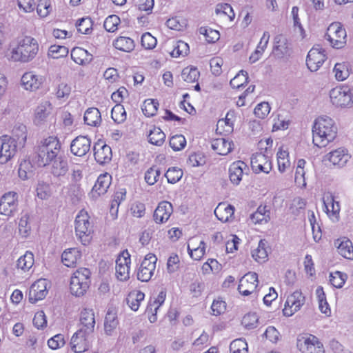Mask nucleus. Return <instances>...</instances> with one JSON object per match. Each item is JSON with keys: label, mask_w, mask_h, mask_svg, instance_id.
<instances>
[{"label": "nucleus", "mask_w": 353, "mask_h": 353, "mask_svg": "<svg viewBox=\"0 0 353 353\" xmlns=\"http://www.w3.org/2000/svg\"><path fill=\"white\" fill-rule=\"evenodd\" d=\"M313 143L318 148L325 147L337 135V126L334 121L327 117H318L312 128Z\"/></svg>", "instance_id": "f257e3e1"}, {"label": "nucleus", "mask_w": 353, "mask_h": 353, "mask_svg": "<svg viewBox=\"0 0 353 353\" xmlns=\"http://www.w3.org/2000/svg\"><path fill=\"white\" fill-rule=\"evenodd\" d=\"M39 50V45L36 39L25 36L18 40L14 46L9 49V59L14 62L28 63L34 59Z\"/></svg>", "instance_id": "f03ea898"}, {"label": "nucleus", "mask_w": 353, "mask_h": 353, "mask_svg": "<svg viewBox=\"0 0 353 353\" xmlns=\"http://www.w3.org/2000/svg\"><path fill=\"white\" fill-rule=\"evenodd\" d=\"M61 145L57 136L43 139L37 147L36 163L39 166L50 165L58 156Z\"/></svg>", "instance_id": "7ed1b4c3"}, {"label": "nucleus", "mask_w": 353, "mask_h": 353, "mask_svg": "<svg viewBox=\"0 0 353 353\" xmlns=\"http://www.w3.org/2000/svg\"><path fill=\"white\" fill-rule=\"evenodd\" d=\"M91 284V272L88 268H79L72 274L69 289L75 296H82L88 290Z\"/></svg>", "instance_id": "20e7f679"}, {"label": "nucleus", "mask_w": 353, "mask_h": 353, "mask_svg": "<svg viewBox=\"0 0 353 353\" xmlns=\"http://www.w3.org/2000/svg\"><path fill=\"white\" fill-rule=\"evenodd\" d=\"M74 230L78 239L83 245L88 244L93 233V226L90 221V216L84 209L81 210L76 216Z\"/></svg>", "instance_id": "39448f33"}, {"label": "nucleus", "mask_w": 353, "mask_h": 353, "mask_svg": "<svg viewBox=\"0 0 353 353\" xmlns=\"http://www.w3.org/2000/svg\"><path fill=\"white\" fill-rule=\"evenodd\" d=\"M332 103L339 108H346L353 104V88L342 85L332 88L330 92Z\"/></svg>", "instance_id": "423d86ee"}, {"label": "nucleus", "mask_w": 353, "mask_h": 353, "mask_svg": "<svg viewBox=\"0 0 353 353\" xmlns=\"http://www.w3.org/2000/svg\"><path fill=\"white\" fill-rule=\"evenodd\" d=\"M296 347L301 353H325L322 342L317 336L311 334L299 335Z\"/></svg>", "instance_id": "0eeeda50"}, {"label": "nucleus", "mask_w": 353, "mask_h": 353, "mask_svg": "<svg viewBox=\"0 0 353 353\" xmlns=\"http://www.w3.org/2000/svg\"><path fill=\"white\" fill-rule=\"evenodd\" d=\"M325 38L332 48L341 49L346 44V30L340 22H333L327 27Z\"/></svg>", "instance_id": "6e6552de"}, {"label": "nucleus", "mask_w": 353, "mask_h": 353, "mask_svg": "<svg viewBox=\"0 0 353 353\" xmlns=\"http://www.w3.org/2000/svg\"><path fill=\"white\" fill-rule=\"evenodd\" d=\"M157 258L155 254L149 253L141 261L137 273L138 280L142 282L149 281L154 275Z\"/></svg>", "instance_id": "1a4fd4ad"}, {"label": "nucleus", "mask_w": 353, "mask_h": 353, "mask_svg": "<svg viewBox=\"0 0 353 353\" xmlns=\"http://www.w3.org/2000/svg\"><path fill=\"white\" fill-rule=\"evenodd\" d=\"M305 297L300 290H296L287 296L283 309L284 316L290 317L301 310L305 304Z\"/></svg>", "instance_id": "9d476101"}, {"label": "nucleus", "mask_w": 353, "mask_h": 353, "mask_svg": "<svg viewBox=\"0 0 353 353\" xmlns=\"http://www.w3.org/2000/svg\"><path fill=\"white\" fill-rule=\"evenodd\" d=\"M259 284L258 274L254 272H248L239 280L238 290L244 296L256 293Z\"/></svg>", "instance_id": "9b49d317"}, {"label": "nucleus", "mask_w": 353, "mask_h": 353, "mask_svg": "<svg viewBox=\"0 0 353 353\" xmlns=\"http://www.w3.org/2000/svg\"><path fill=\"white\" fill-rule=\"evenodd\" d=\"M130 254L127 250L121 252L117 260L115 265V276L120 281H126L130 274Z\"/></svg>", "instance_id": "f8f14e48"}, {"label": "nucleus", "mask_w": 353, "mask_h": 353, "mask_svg": "<svg viewBox=\"0 0 353 353\" xmlns=\"http://www.w3.org/2000/svg\"><path fill=\"white\" fill-rule=\"evenodd\" d=\"M327 59L325 50L320 45L313 46L308 52L306 65L310 71H317Z\"/></svg>", "instance_id": "ddd939ff"}, {"label": "nucleus", "mask_w": 353, "mask_h": 353, "mask_svg": "<svg viewBox=\"0 0 353 353\" xmlns=\"http://www.w3.org/2000/svg\"><path fill=\"white\" fill-rule=\"evenodd\" d=\"M17 145L14 140L8 135L0 137V163L5 164L17 153Z\"/></svg>", "instance_id": "4468645a"}, {"label": "nucleus", "mask_w": 353, "mask_h": 353, "mask_svg": "<svg viewBox=\"0 0 353 353\" xmlns=\"http://www.w3.org/2000/svg\"><path fill=\"white\" fill-rule=\"evenodd\" d=\"M90 332H85L83 330L77 331L71 338L70 347L74 353H83L88 350L90 347L89 336Z\"/></svg>", "instance_id": "2eb2a0df"}, {"label": "nucleus", "mask_w": 353, "mask_h": 353, "mask_svg": "<svg viewBox=\"0 0 353 353\" xmlns=\"http://www.w3.org/2000/svg\"><path fill=\"white\" fill-rule=\"evenodd\" d=\"M250 163L253 172L256 174L261 172L268 174L272 168V163L270 159L261 152L252 154Z\"/></svg>", "instance_id": "dca6fc26"}, {"label": "nucleus", "mask_w": 353, "mask_h": 353, "mask_svg": "<svg viewBox=\"0 0 353 353\" xmlns=\"http://www.w3.org/2000/svg\"><path fill=\"white\" fill-rule=\"evenodd\" d=\"M17 194L14 192L4 194L0 199V214L10 216L17 208Z\"/></svg>", "instance_id": "f3484780"}, {"label": "nucleus", "mask_w": 353, "mask_h": 353, "mask_svg": "<svg viewBox=\"0 0 353 353\" xmlns=\"http://www.w3.org/2000/svg\"><path fill=\"white\" fill-rule=\"evenodd\" d=\"M48 281L45 279H40L32 284L29 291V299L35 303L43 299L48 294Z\"/></svg>", "instance_id": "a211bd4d"}, {"label": "nucleus", "mask_w": 353, "mask_h": 353, "mask_svg": "<svg viewBox=\"0 0 353 353\" xmlns=\"http://www.w3.org/2000/svg\"><path fill=\"white\" fill-rule=\"evenodd\" d=\"M94 159L99 164L108 163L112 156L111 148L103 140H98L94 145Z\"/></svg>", "instance_id": "6ab92c4d"}, {"label": "nucleus", "mask_w": 353, "mask_h": 353, "mask_svg": "<svg viewBox=\"0 0 353 353\" xmlns=\"http://www.w3.org/2000/svg\"><path fill=\"white\" fill-rule=\"evenodd\" d=\"M172 213L173 207L172 203L166 201H161L154 212V221L157 224L164 223L169 220Z\"/></svg>", "instance_id": "aec40b11"}, {"label": "nucleus", "mask_w": 353, "mask_h": 353, "mask_svg": "<svg viewBox=\"0 0 353 353\" xmlns=\"http://www.w3.org/2000/svg\"><path fill=\"white\" fill-rule=\"evenodd\" d=\"M45 78L43 76L34 74L33 72H25L21 79V85L29 91H35L38 90L43 83Z\"/></svg>", "instance_id": "412c9836"}, {"label": "nucleus", "mask_w": 353, "mask_h": 353, "mask_svg": "<svg viewBox=\"0 0 353 353\" xmlns=\"http://www.w3.org/2000/svg\"><path fill=\"white\" fill-rule=\"evenodd\" d=\"M236 119L234 110H229L224 119H219L216 124V132L223 136L230 134L234 130V123Z\"/></svg>", "instance_id": "4be33fe9"}, {"label": "nucleus", "mask_w": 353, "mask_h": 353, "mask_svg": "<svg viewBox=\"0 0 353 353\" xmlns=\"http://www.w3.org/2000/svg\"><path fill=\"white\" fill-rule=\"evenodd\" d=\"M205 249V242L198 237H192L188 241V254L195 261H200L204 256Z\"/></svg>", "instance_id": "5701e85b"}, {"label": "nucleus", "mask_w": 353, "mask_h": 353, "mask_svg": "<svg viewBox=\"0 0 353 353\" xmlns=\"http://www.w3.org/2000/svg\"><path fill=\"white\" fill-rule=\"evenodd\" d=\"M79 330L92 333L95 325V314L93 309L84 307L79 314Z\"/></svg>", "instance_id": "b1692460"}, {"label": "nucleus", "mask_w": 353, "mask_h": 353, "mask_svg": "<svg viewBox=\"0 0 353 353\" xmlns=\"http://www.w3.org/2000/svg\"><path fill=\"white\" fill-rule=\"evenodd\" d=\"M350 157L347 149L339 148L329 152L326 155V160L333 165L341 168L347 163Z\"/></svg>", "instance_id": "393cba45"}, {"label": "nucleus", "mask_w": 353, "mask_h": 353, "mask_svg": "<svg viewBox=\"0 0 353 353\" xmlns=\"http://www.w3.org/2000/svg\"><path fill=\"white\" fill-rule=\"evenodd\" d=\"M334 245L339 255L348 260H353V244L352 242L345 236L336 239Z\"/></svg>", "instance_id": "a878e982"}, {"label": "nucleus", "mask_w": 353, "mask_h": 353, "mask_svg": "<svg viewBox=\"0 0 353 353\" xmlns=\"http://www.w3.org/2000/svg\"><path fill=\"white\" fill-rule=\"evenodd\" d=\"M91 141L85 136H79L71 143L70 150L78 157L84 156L90 148Z\"/></svg>", "instance_id": "bb28decb"}, {"label": "nucleus", "mask_w": 353, "mask_h": 353, "mask_svg": "<svg viewBox=\"0 0 353 353\" xmlns=\"http://www.w3.org/2000/svg\"><path fill=\"white\" fill-rule=\"evenodd\" d=\"M112 183V176L108 172H105L103 174H101L92 189V194L93 196H100L105 194L110 188Z\"/></svg>", "instance_id": "cd10ccee"}, {"label": "nucleus", "mask_w": 353, "mask_h": 353, "mask_svg": "<svg viewBox=\"0 0 353 353\" xmlns=\"http://www.w3.org/2000/svg\"><path fill=\"white\" fill-rule=\"evenodd\" d=\"M234 208L225 202L218 204L214 210L216 218L223 223L228 222L234 219Z\"/></svg>", "instance_id": "c85d7f7f"}, {"label": "nucleus", "mask_w": 353, "mask_h": 353, "mask_svg": "<svg viewBox=\"0 0 353 353\" xmlns=\"http://www.w3.org/2000/svg\"><path fill=\"white\" fill-rule=\"evenodd\" d=\"M212 150L219 155H227L234 148L232 141L224 137L214 139L211 143Z\"/></svg>", "instance_id": "c756f323"}, {"label": "nucleus", "mask_w": 353, "mask_h": 353, "mask_svg": "<svg viewBox=\"0 0 353 353\" xmlns=\"http://www.w3.org/2000/svg\"><path fill=\"white\" fill-rule=\"evenodd\" d=\"M81 256V252L78 248H69L62 253L61 261L64 265L68 268H74L80 261Z\"/></svg>", "instance_id": "7c9ffc66"}, {"label": "nucleus", "mask_w": 353, "mask_h": 353, "mask_svg": "<svg viewBox=\"0 0 353 353\" xmlns=\"http://www.w3.org/2000/svg\"><path fill=\"white\" fill-rule=\"evenodd\" d=\"M181 77L187 83H192V88L196 91L200 90V86L198 80L200 77V72L196 67L188 66L181 72Z\"/></svg>", "instance_id": "2f4dec72"}, {"label": "nucleus", "mask_w": 353, "mask_h": 353, "mask_svg": "<svg viewBox=\"0 0 353 353\" xmlns=\"http://www.w3.org/2000/svg\"><path fill=\"white\" fill-rule=\"evenodd\" d=\"M323 204L325 211L330 218H337L340 212V204L339 201H335L334 196L332 194H327L323 197Z\"/></svg>", "instance_id": "473e14b6"}, {"label": "nucleus", "mask_w": 353, "mask_h": 353, "mask_svg": "<svg viewBox=\"0 0 353 353\" xmlns=\"http://www.w3.org/2000/svg\"><path fill=\"white\" fill-rule=\"evenodd\" d=\"M72 59L79 65H85L91 62L92 54L81 47H74L71 51Z\"/></svg>", "instance_id": "72a5a7b5"}, {"label": "nucleus", "mask_w": 353, "mask_h": 353, "mask_svg": "<svg viewBox=\"0 0 353 353\" xmlns=\"http://www.w3.org/2000/svg\"><path fill=\"white\" fill-rule=\"evenodd\" d=\"M246 164L242 161L233 162L229 168V177L230 181L235 184H239L243 175V170Z\"/></svg>", "instance_id": "f704fd0d"}, {"label": "nucleus", "mask_w": 353, "mask_h": 353, "mask_svg": "<svg viewBox=\"0 0 353 353\" xmlns=\"http://www.w3.org/2000/svg\"><path fill=\"white\" fill-rule=\"evenodd\" d=\"M52 110V105L48 101L39 104L34 110V121L39 124L46 121Z\"/></svg>", "instance_id": "c9c22d12"}, {"label": "nucleus", "mask_w": 353, "mask_h": 353, "mask_svg": "<svg viewBox=\"0 0 353 353\" xmlns=\"http://www.w3.org/2000/svg\"><path fill=\"white\" fill-rule=\"evenodd\" d=\"M216 17L225 21L231 22L235 17L234 12L229 3H219L215 10Z\"/></svg>", "instance_id": "e433bc0d"}, {"label": "nucleus", "mask_w": 353, "mask_h": 353, "mask_svg": "<svg viewBox=\"0 0 353 353\" xmlns=\"http://www.w3.org/2000/svg\"><path fill=\"white\" fill-rule=\"evenodd\" d=\"M165 134L159 128L153 125L148 132V140L150 144L156 146H161L165 140Z\"/></svg>", "instance_id": "4c0bfd02"}, {"label": "nucleus", "mask_w": 353, "mask_h": 353, "mask_svg": "<svg viewBox=\"0 0 353 353\" xmlns=\"http://www.w3.org/2000/svg\"><path fill=\"white\" fill-rule=\"evenodd\" d=\"M112 46L118 50L130 52L135 47L134 41L128 37L119 36L112 42Z\"/></svg>", "instance_id": "58836bf2"}, {"label": "nucleus", "mask_w": 353, "mask_h": 353, "mask_svg": "<svg viewBox=\"0 0 353 353\" xmlns=\"http://www.w3.org/2000/svg\"><path fill=\"white\" fill-rule=\"evenodd\" d=\"M250 219L254 224H265L270 220V212L265 205H259L251 214Z\"/></svg>", "instance_id": "ea45409f"}, {"label": "nucleus", "mask_w": 353, "mask_h": 353, "mask_svg": "<svg viewBox=\"0 0 353 353\" xmlns=\"http://www.w3.org/2000/svg\"><path fill=\"white\" fill-rule=\"evenodd\" d=\"M144 298L145 294L143 292L134 290L129 292L126 298V302L131 310L136 312L139 310Z\"/></svg>", "instance_id": "a19ab883"}, {"label": "nucleus", "mask_w": 353, "mask_h": 353, "mask_svg": "<svg viewBox=\"0 0 353 353\" xmlns=\"http://www.w3.org/2000/svg\"><path fill=\"white\" fill-rule=\"evenodd\" d=\"M351 70L350 64L348 62L343 61L335 64L333 72L337 81H343L349 77Z\"/></svg>", "instance_id": "79ce46f5"}, {"label": "nucleus", "mask_w": 353, "mask_h": 353, "mask_svg": "<svg viewBox=\"0 0 353 353\" xmlns=\"http://www.w3.org/2000/svg\"><path fill=\"white\" fill-rule=\"evenodd\" d=\"M34 263V257L32 252L26 251V253L21 256L17 261V268L23 272H28Z\"/></svg>", "instance_id": "37998d69"}, {"label": "nucleus", "mask_w": 353, "mask_h": 353, "mask_svg": "<svg viewBox=\"0 0 353 353\" xmlns=\"http://www.w3.org/2000/svg\"><path fill=\"white\" fill-rule=\"evenodd\" d=\"M306 161L301 159L297 161V165L295 170L294 182L299 188H304L306 185L305 178V165Z\"/></svg>", "instance_id": "c03bdc74"}, {"label": "nucleus", "mask_w": 353, "mask_h": 353, "mask_svg": "<svg viewBox=\"0 0 353 353\" xmlns=\"http://www.w3.org/2000/svg\"><path fill=\"white\" fill-rule=\"evenodd\" d=\"M85 123L90 126H97L101 121V117L99 110L96 108H88L84 114Z\"/></svg>", "instance_id": "a18cd8bd"}, {"label": "nucleus", "mask_w": 353, "mask_h": 353, "mask_svg": "<svg viewBox=\"0 0 353 353\" xmlns=\"http://www.w3.org/2000/svg\"><path fill=\"white\" fill-rule=\"evenodd\" d=\"M278 169L280 172H284L290 167V161L289 152L284 150L283 147L280 148L276 154Z\"/></svg>", "instance_id": "49530a36"}, {"label": "nucleus", "mask_w": 353, "mask_h": 353, "mask_svg": "<svg viewBox=\"0 0 353 353\" xmlns=\"http://www.w3.org/2000/svg\"><path fill=\"white\" fill-rule=\"evenodd\" d=\"M77 31L84 34H90L93 30V21L89 17L79 19L76 23Z\"/></svg>", "instance_id": "de8ad7c7"}, {"label": "nucleus", "mask_w": 353, "mask_h": 353, "mask_svg": "<svg viewBox=\"0 0 353 353\" xmlns=\"http://www.w3.org/2000/svg\"><path fill=\"white\" fill-rule=\"evenodd\" d=\"M159 106V103L157 100L148 99L144 101L142 105V112L148 117L154 116Z\"/></svg>", "instance_id": "09e8293b"}, {"label": "nucleus", "mask_w": 353, "mask_h": 353, "mask_svg": "<svg viewBox=\"0 0 353 353\" xmlns=\"http://www.w3.org/2000/svg\"><path fill=\"white\" fill-rule=\"evenodd\" d=\"M119 324L117 314L112 311H108L105 317V331L108 334H111L112 332L117 328Z\"/></svg>", "instance_id": "8fccbe9b"}, {"label": "nucleus", "mask_w": 353, "mask_h": 353, "mask_svg": "<svg viewBox=\"0 0 353 353\" xmlns=\"http://www.w3.org/2000/svg\"><path fill=\"white\" fill-rule=\"evenodd\" d=\"M166 26L171 30L183 31L188 26V21L181 17H174L166 21Z\"/></svg>", "instance_id": "3c124183"}, {"label": "nucleus", "mask_w": 353, "mask_h": 353, "mask_svg": "<svg viewBox=\"0 0 353 353\" xmlns=\"http://www.w3.org/2000/svg\"><path fill=\"white\" fill-rule=\"evenodd\" d=\"M274 50L279 52L281 54H287L289 51V43L287 38L280 34L274 38Z\"/></svg>", "instance_id": "603ef678"}, {"label": "nucleus", "mask_w": 353, "mask_h": 353, "mask_svg": "<svg viewBox=\"0 0 353 353\" xmlns=\"http://www.w3.org/2000/svg\"><path fill=\"white\" fill-rule=\"evenodd\" d=\"M252 258L259 263L265 262L268 259V252L264 240H260L258 247L252 252Z\"/></svg>", "instance_id": "864d4df0"}, {"label": "nucleus", "mask_w": 353, "mask_h": 353, "mask_svg": "<svg viewBox=\"0 0 353 353\" xmlns=\"http://www.w3.org/2000/svg\"><path fill=\"white\" fill-rule=\"evenodd\" d=\"M111 117L113 121L118 123H123L127 119V113L121 104H116L111 111Z\"/></svg>", "instance_id": "5fc2aeb1"}, {"label": "nucleus", "mask_w": 353, "mask_h": 353, "mask_svg": "<svg viewBox=\"0 0 353 353\" xmlns=\"http://www.w3.org/2000/svg\"><path fill=\"white\" fill-rule=\"evenodd\" d=\"M14 140L15 144L24 145L27 139V129L23 125L14 127L12 130V136L11 137Z\"/></svg>", "instance_id": "6e6d98bb"}, {"label": "nucleus", "mask_w": 353, "mask_h": 353, "mask_svg": "<svg viewBox=\"0 0 353 353\" xmlns=\"http://www.w3.org/2000/svg\"><path fill=\"white\" fill-rule=\"evenodd\" d=\"M160 176V169L157 165H153L146 170L144 179L149 185H152L159 181Z\"/></svg>", "instance_id": "4d7b16f0"}, {"label": "nucleus", "mask_w": 353, "mask_h": 353, "mask_svg": "<svg viewBox=\"0 0 353 353\" xmlns=\"http://www.w3.org/2000/svg\"><path fill=\"white\" fill-rule=\"evenodd\" d=\"M199 33L203 35L208 43H215L220 38V33L218 30H214L208 26H202L199 28Z\"/></svg>", "instance_id": "13d9d810"}, {"label": "nucleus", "mask_w": 353, "mask_h": 353, "mask_svg": "<svg viewBox=\"0 0 353 353\" xmlns=\"http://www.w3.org/2000/svg\"><path fill=\"white\" fill-rule=\"evenodd\" d=\"M230 353H248V345L245 339H236L230 345Z\"/></svg>", "instance_id": "bf43d9fd"}, {"label": "nucleus", "mask_w": 353, "mask_h": 353, "mask_svg": "<svg viewBox=\"0 0 353 353\" xmlns=\"http://www.w3.org/2000/svg\"><path fill=\"white\" fill-rule=\"evenodd\" d=\"M248 82V72L244 70H241L234 78L230 80V84L232 88L239 89L241 87L246 85Z\"/></svg>", "instance_id": "052dcab7"}, {"label": "nucleus", "mask_w": 353, "mask_h": 353, "mask_svg": "<svg viewBox=\"0 0 353 353\" xmlns=\"http://www.w3.org/2000/svg\"><path fill=\"white\" fill-rule=\"evenodd\" d=\"M52 11L50 0H39L37 6V12L41 18L47 17Z\"/></svg>", "instance_id": "680f3d73"}, {"label": "nucleus", "mask_w": 353, "mask_h": 353, "mask_svg": "<svg viewBox=\"0 0 353 353\" xmlns=\"http://www.w3.org/2000/svg\"><path fill=\"white\" fill-rule=\"evenodd\" d=\"M68 52V48L64 46L52 45L49 48L48 54L52 59H59L65 57Z\"/></svg>", "instance_id": "e2e57ef3"}, {"label": "nucleus", "mask_w": 353, "mask_h": 353, "mask_svg": "<svg viewBox=\"0 0 353 353\" xmlns=\"http://www.w3.org/2000/svg\"><path fill=\"white\" fill-rule=\"evenodd\" d=\"M347 280V275L339 271L332 272L330 274V282L336 288H341Z\"/></svg>", "instance_id": "0e129e2a"}, {"label": "nucleus", "mask_w": 353, "mask_h": 353, "mask_svg": "<svg viewBox=\"0 0 353 353\" xmlns=\"http://www.w3.org/2000/svg\"><path fill=\"white\" fill-rule=\"evenodd\" d=\"M169 144L174 151H180L185 147L186 139L182 134H175L170 138Z\"/></svg>", "instance_id": "69168bd1"}, {"label": "nucleus", "mask_w": 353, "mask_h": 353, "mask_svg": "<svg viewBox=\"0 0 353 353\" xmlns=\"http://www.w3.org/2000/svg\"><path fill=\"white\" fill-rule=\"evenodd\" d=\"M259 323V318L256 313L249 312L245 314L242 319V325L248 329L251 330L257 327Z\"/></svg>", "instance_id": "338daca9"}, {"label": "nucleus", "mask_w": 353, "mask_h": 353, "mask_svg": "<svg viewBox=\"0 0 353 353\" xmlns=\"http://www.w3.org/2000/svg\"><path fill=\"white\" fill-rule=\"evenodd\" d=\"M190 48L187 43L183 41H178L174 46L173 50L170 52L172 57H179L180 56H185L189 53Z\"/></svg>", "instance_id": "774afa93"}]
</instances>
